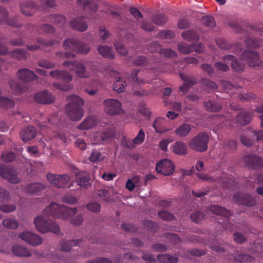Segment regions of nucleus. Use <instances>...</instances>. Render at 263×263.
<instances>
[{"mask_svg": "<svg viewBox=\"0 0 263 263\" xmlns=\"http://www.w3.org/2000/svg\"><path fill=\"white\" fill-rule=\"evenodd\" d=\"M156 62H157V61L154 60H151L150 61L144 56H138L134 60L133 63L136 66L146 65L148 67V68H151L153 69H158V71H165V70H164L159 69L156 63H155Z\"/></svg>", "mask_w": 263, "mask_h": 263, "instance_id": "obj_16", "label": "nucleus"}, {"mask_svg": "<svg viewBox=\"0 0 263 263\" xmlns=\"http://www.w3.org/2000/svg\"><path fill=\"white\" fill-rule=\"evenodd\" d=\"M14 103L12 100L6 97H0V106L8 108L14 106Z\"/></svg>", "mask_w": 263, "mask_h": 263, "instance_id": "obj_53", "label": "nucleus"}, {"mask_svg": "<svg viewBox=\"0 0 263 263\" xmlns=\"http://www.w3.org/2000/svg\"><path fill=\"white\" fill-rule=\"evenodd\" d=\"M221 85L224 90L226 92L230 93V95L232 93H234L235 91L238 89V88L236 87V86L233 85L230 82L227 81H222Z\"/></svg>", "mask_w": 263, "mask_h": 263, "instance_id": "obj_44", "label": "nucleus"}, {"mask_svg": "<svg viewBox=\"0 0 263 263\" xmlns=\"http://www.w3.org/2000/svg\"><path fill=\"white\" fill-rule=\"evenodd\" d=\"M47 179L53 186L57 187L58 181V175L49 173L47 174Z\"/></svg>", "mask_w": 263, "mask_h": 263, "instance_id": "obj_62", "label": "nucleus"}, {"mask_svg": "<svg viewBox=\"0 0 263 263\" xmlns=\"http://www.w3.org/2000/svg\"><path fill=\"white\" fill-rule=\"evenodd\" d=\"M78 6L86 13L93 14L98 9V5L93 0H77Z\"/></svg>", "mask_w": 263, "mask_h": 263, "instance_id": "obj_19", "label": "nucleus"}, {"mask_svg": "<svg viewBox=\"0 0 263 263\" xmlns=\"http://www.w3.org/2000/svg\"><path fill=\"white\" fill-rule=\"evenodd\" d=\"M37 65L39 66L46 69H52L55 67V64L54 62L46 59L40 60Z\"/></svg>", "mask_w": 263, "mask_h": 263, "instance_id": "obj_52", "label": "nucleus"}, {"mask_svg": "<svg viewBox=\"0 0 263 263\" xmlns=\"http://www.w3.org/2000/svg\"><path fill=\"white\" fill-rule=\"evenodd\" d=\"M191 127L188 124H183L179 126L176 130L175 133L180 137H186L191 132Z\"/></svg>", "mask_w": 263, "mask_h": 263, "instance_id": "obj_40", "label": "nucleus"}, {"mask_svg": "<svg viewBox=\"0 0 263 263\" xmlns=\"http://www.w3.org/2000/svg\"><path fill=\"white\" fill-rule=\"evenodd\" d=\"M19 237L26 242L34 246L41 244L43 241L41 237L29 231L20 233Z\"/></svg>", "mask_w": 263, "mask_h": 263, "instance_id": "obj_14", "label": "nucleus"}, {"mask_svg": "<svg viewBox=\"0 0 263 263\" xmlns=\"http://www.w3.org/2000/svg\"><path fill=\"white\" fill-rule=\"evenodd\" d=\"M151 20L156 25L161 26L167 21V17L163 14L159 13L151 16Z\"/></svg>", "mask_w": 263, "mask_h": 263, "instance_id": "obj_41", "label": "nucleus"}, {"mask_svg": "<svg viewBox=\"0 0 263 263\" xmlns=\"http://www.w3.org/2000/svg\"><path fill=\"white\" fill-rule=\"evenodd\" d=\"M77 213V209L76 208H69L52 202L43 211L42 215L34 219V223L36 229L42 233L51 232L58 234L60 232V227L50 219V217L65 220L73 216Z\"/></svg>", "mask_w": 263, "mask_h": 263, "instance_id": "obj_1", "label": "nucleus"}, {"mask_svg": "<svg viewBox=\"0 0 263 263\" xmlns=\"http://www.w3.org/2000/svg\"><path fill=\"white\" fill-rule=\"evenodd\" d=\"M244 163L247 166L252 168H257L259 167H263V158L255 155H247L243 157Z\"/></svg>", "mask_w": 263, "mask_h": 263, "instance_id": "obj_18", "label": "nucleus"}, {"mask_svg": "<svg viewBox=\"0 0 263 263\" xmlns=\"http://www.w3.org/2000/svg\"><path fill=\"white\" fill-rule=\"evenodd\" d=\"M204 104L205 109L210 111H219L222 108L221 104L214 101L210 100L207 102H204Z\"/></svg>", "mask_w": 263, "mask_h": 263, "instance_id": "obj_36", "label": "nucleus"}, {"mask_svg": "<svg viewBox=\"0 0 263 263\" xmlns=\"http://www.w3.org/2000/svg\"><path fill=\"white\" fill-rule=\"evenodd\" d=\"M174 165L169 159H165L159 162L156 167L157 173L164 176L172 175L174 171Z\"/></svg>", "mask_w": 263, "mask_h": 263, "instance_id": "obj_9", "label": "nucleus"}, {"mask_svg": "<svg viewBox=\"0 0 263 263\" xmlns=\"http://www.w3.org/2000/svg\"><path fill=\"white\" fill-rule=\"evenodd\" d=\"M1 158L5 162H10L14 160L15 155L14 153L12 152H5L2 154Z\"/></svg>", "mask_w": 263, "mask_h": 263, "instance_id": "obj_59", "label": "nucleus"}, {"mask_svg": "<svg viewBox=\"0 0 263 263\" xmlns=\"http://www.w3.org/2000/svg\"><path fill=\"white\" fill-rule=\"evenodd\" d=\"M0 176L12 183H18L21 181L17 172L10 165L0 164Z\"/></svg>", "mask_w": 263, "mask_h": 263, "instance_id": "obj_8", "label": "nucleus"}, {"mask_svg": "<svg viewBox=\"0 0 263 263\" xmlns=\"http://www.w3.org/2000/svg\"><path fill=\"white\" fill-rule=\"evenodd\" d=\"M157 259L160 263H177L179 257L176 255L161 254L157 255Z\"/></svg>", "mask_w": 263, "mask_h": 263, "instance_id": "obj_28", "label": "nucleus"}, {"mask_svg": "<svg viewBox=\"0 0 263 263\" xmlns=\"http://www.w3.org/2000/svg\"><path fill=\"white\" fill-rule=\"evenodd\" d=\"M202 24L209 28H213L215 26V22L213 17L211 16H204L201 18Z\"/></svg>", "mask_w": 263, "mask_h": 263, "instance_id": "obj_46", "label": "nucleus"}, {"mask_svg": "<svg viewBox=\"0 0 263 263\" xmlns=\"http://www.w3.org/2000/svg\"><path fill=\"white\" fill-rule=\"evenodd\" d=\"M63 66L68 68L69 70H75L78 77L85 78L87 76L86 73V68L84 65L80 62L65 61L63 63Z\"/></svg>", "mask_w": 263, "mask_h": 263, "instance_id": "obj_10", "label": "nucleus"}, {"mask_svg": "<svg viewBox=\"0 0 263 263\" xmlns=\"http://www.w3.org/2000/svg\"><path fill=\"white\" fill-rule=\"evenodd\" d=\"M46 186L42 183H31L25 187V192L32 194L38 195L45 190Z\"/></svg>", "mask_w": 263, "mask_h": 263, "instance_id": "obj_22", "label": "nucleus"}, {"mask_svg": "<svg viewBox=\"0 0 263 263\" xmlns=\"http://www.w3.org/2000/svg\"><path fill=\"white\" fill-rule=\"evenodd\" d=\"M16 77L24 84L22 85L14 80H11L9 81L10 87L15 95H18L26 91L27 87L26 86V84L31 82L38 78L34 72L27 68H22L18 70L16 73Z\"/></svg>", "mask_w": 263, "mask_h": 263, "instance_id": "obj_2", "label": "nucleus"}, {"mask_svg": "<svg viewBox=\"0 0 263 263\" xmlns=\"http://www.w3.org/2000/svg\"><path fill=\"white\" fill-rule=\"evenodd\" d=\"M97 195L98 197L105 202H109L111 200V194L109 190L107 189H101L98 191Z\"/></svg>", "mask_w": 263, "mask_h": 263, "instance_id": "obj_43", "label": "nucleus"}, {"mask_svg": "<svg viewBox=\"0 0 263 263\" xmlns=\"http://www.w3.org/2000/svg\"><path fill=\"white\" fill-rule=\"evenodd\" d=\"M78 184L81 187H87L90 185V177L88 174L84 172H77L76 174Z\"/></svg>", "mask_w": 263, "mask_h": 263, "instance_id": "obj_25", "label": "nucleus"}, {"mask_svg": "<svg viewBox=\"0 0 263 263\" xmlns=\"http://www.w3.org/2000/svg\"><path fill=\"white\" fill-rule=\"evenodd\" d=\"M126 86V82L123 79L119 78V79L114 82L113 89L117 93H120L124 91V89Z\"/></svg>", "mask_w": 263, "mask_h": 263, "instance_id": "obj_42", "label": "nucleus"}, {"mask_svg": "<svg viewBox=\"0 0 263 263\" xmlns=\"http://www.w3.org/2000/svg\"><path fill=\"white\" fill-rule=\"evenodd\" d=\"M104 159V156L101 152L97 149H93L89 157V160L92 162L96 163L101 161Z\"/></svg>", "mask_w": 263, "mask_h": 263, "instance_id": "obj_45", "label": "nucleus"}, {"mask_svg": "<svg viewBox=\"0 0 263 263\" xmlns=\"http://www.w3.org/2000/svg\"><path fill=\"white\" fill-rule=\"evenodd\" d=\"M70 176L68 175H58V181L57 188H70L72 185L70 184Z\"/></svg>", "mask_w": 263, "mask_h": 263, "instance_id": "obj_33", "label": "nucleus"}, {"mask_svg": "<svg viewBox=\"0 0 263 263\" xmlns=\"http://www.w3.org/2000/svg\"><path fill=\"white\" fill-rule=\"evenodd\" d=\"M158 215L162 220L165 221L173 220L174 217L173 215L166 211L159 212Z\"/></svg>", "mask_w": 263, "mask_h": 263, "instance_id": "obj_64", "label": "nucleus"}, {"mask_svg": "<svg viewBox=\"0 0 263 263\" xmlns=\"http://www.w3.org/2000/svg\"><path fill=\"white\" fill-rule=\"evenodd\" d=\"M182 37L188 41H197L199 39V35L194 30H189L183 31L181 34Z\"/></svg>", "mask_w": 263, "mask_h": 263, "instance_id": "obj_37", "label": "nucleus"}, {"mask_svg": "<svg viewBox=\"0 0 263 263\" xmlns=\"http://www.w3.org/2000/svg\"><path fill=\"white\" fill-rule=\"evenodd\" d=\"M54 30V28L49 24H44L41 25L38 29L37 32L39 33H51L53 32Z\"/></svg>", "mask_w": 263, "mask_h": 263, "instance_id": "obj_55", "label": "nucleus"}, {"mask_svg": "<svg viewBox=\"0 0 263 263\" xmlns=\"http://www.w3.org/2000/svg\"><path fill=\"white\" fill-rule=\"evenodd\" d=\"M252 116V114L250 112L240 111L236 116V122L241 125H246L251 121Z\"/></svg>", "mask_w": 263, "mask_h": 263, "instance_id": "obj_26", "label": "nucleus"}, {"mask_svg": "<svg viewBox=\"0 0 263 263\" xmlns=\"http://www.w3.org/2000/svg\"><path fill=\"white\" fill-rule=\"evenodd\" d=\"M234 259L236 261L239 262L240 263H248L251 261L253 258L248 254H241L235 255Z\"/></svg>", "mask_w": 263, "mask_h": 263, "instance_id": "obj_51", "label": "nucleus"}, {"mask_svg": "<svg viewBox=\"0 0 263 263\" xmlns=\"http://www.w3.org/2000/svg\"><path fill=\"white\" fill-rule=\"evenodd\" d=\"M3 224L4 227L8 229H16L18 226V222L14 219L9 218L3 221Z\"/></svg>", "mask_w": 263, "mask_h": 263, "instance_id": "obj_54", "label": "nucleus"}, {"mask_svg": "<svg viewBox=\"0 0 263 263\" xmlns=\"http://www.w3.org/2000/svg\"><path fill=\"white\" fill-rule=\"evenodd\" d=\"M16 206L14 204H3L0 205V211L4 213H10L14 211Z\"/></svg>", "mask_w": 263, "mask_h": 263, "instance_id": "obj_60", "label": "nucleus"}, {"mask_svg": "<svg viewBox=\"0 0 263 263\" xmlns=\"http://www.w3.org/2000/svg\"><path fill=\"white\" fill-rule=\"evenodd\" d=\"M145 138V134L142 129H140L136 137L132 140V143L135 146L141 145L144 142Z\"/></svg>", "mask_w": 263, "mask_h": 263, "instance_id": "obj_47", "label": "nucleus"}, {"mask_svg": "<svg viewBox=\"0 0 263 263\" xmlns=\"http://www.w3.org/2000/svg\"><path fill=\"white\" fill-rule=\"evenodd\" d=\"M245 44L248 48H257L260 46V40L257 39L247 37L245 40Z\"/></svg>", "mask_w": 263, "mask_h": 263, "instance_id": "obj_49", "label": "nucleus"}, {"mask_svg": "<svg viewBox=\"0 0 263 263\" xmlns=\"http://www.w3.org/2000/svg\"><path fill=\"white\" fill-rule=\"evenodd\" d=\"M231 66L233 70L237 72L243 71L245 68V64L241 61L236 59L232 62Z\"/></svg>", "mask_w": 263, "mask_h": 263, "instance_id": "obj_50", "label": "nucleus"}, {"mask_svg": "<svg viewBox=\"0 0 263 263\" xmlns=\"http://www.w3.org/2000/svg\"><path fill=\"white\" fill-rule=\"evenodd\" d=\"M34 100L40 104H50L54 100V96L48 91H42L35 94Z\"/></svg>", "mask_w": 263, "mask_h": 263, "instance_id": "obj_20", "label": "nucleus"}, {"mask_svg": "<svg viewBox=\"0 0 263 263\" xmlns=\"http://www.w3.org/2000/svg\"><path fill=\"white\" fill-rule=\"evenodd\" d=\"M81 239L72 240L69 241L62 240L61 242L62 251L64 252H69L71 248L74 246H79V243L82 242Z\"/></svg>", "mask_w": 263, "mask_h": 263, "instance_id": "obj_35", "label": "nucleus"}, {"mask_svg": "<svg viewBox=\"0 0 263 263\" xmlns=\"http://www.w3.org/2000/svg\"><path fill=\"white\" fill-rule=\"evenodd\" d=\"M4 23L14 28H20L23 25V24L20 21L19 16H13L9 18L8 16L4 20Z\"/></svg>", "mask_w": 263, "mask_h": 263, "instance_id": "obj_39", "label": "nucleus"}, {"mask_svg": "<svg viewBox=\"0 0 263 263\" xmlns=\"http://www.w3.org/2000/svg\"><path fill=\"white\" fill-rule=\"evenodd\" d=\"M103 103L105 112L110 116H115L124 112L122 108V103L117 99H106Z\"/></svg>", "mask_w": 263, "mask_h": 263, "instance_id": "obj_6", "label": "nucleus"}, {"mask_svg": "<svg viewBox=\"0 0 263 263\" xmlns=\"http://www.w3.org/2000/svg\"><path fill=\"white\" fill-rule=\"evenodd\" d=\"M203 48L202 44L188 45L184 42H181L178 45V50L183 54H189L193 51L200 52L202 51Z\"/></svg>", "mask_w": 263, "mask_h": 263, "instance_id": "obj_17", "label": "nucleus"}, {"mask_svg": "<svg viewBox=\"0 0 263 263\" xmlns=\"http://www.w3.org/2000/svg\"><path fill=\"white\" fill-rule=\"evenodd\" d=\"M216 43L220 48L223 50L232 49V52L236 54L240 53L243 48L242 43H237L235 45H233L230 42L222 39H217Z\"/></svg>", "mask_w": 263, "mask_h": 263, "instance_id": "obj_13", "label": "nucleus"}, {"mask_svg": "<svg viewBox=\"0 0 263 263\" xmlns=\"http://www.w3.org/2000/svg\"><path fill=\"white\" fill-rule=\"evenodd\" d=\"M152 45L157 47V49L156 50H151L152 52L157 51L159 54L163 55L164 57L168 58H173L176 56V52L171 49H162L159 44L154 42L152 43Z\"/></svg>", "mask_w": 263, "mask_h": 263, "instance_id": "obj_30", "label": "nucleus"}, {"mask_svg": "<svg viewBox=\"0 0 263 263\" xmlns=\"http://www.w3.org/2000/svg\"><path fill=\"white\" fill-rule=\"evenodd\" d=\"M12 252L16 256L21 257H29L31 256V253L25 247L16 245L12 248Z\"/></svg>", "mask_w": 263, "mask_h": 263, "instance_id": "obj_29", "label": "nucleus"}, {"mask_svg": "<svg viewBox=\"0 0 263 263\" xmlns=\"http://www.w3.org/2000/svg\"><path fill=\"white\" fill-rule=\"evenodd\" d=\"M96 123L95 118L90 116L86 118L77 128L81 130L89 129L92 128Z\"/></svg>", "mask_w": 263, "mask_h": 263, "instance_id": "obj_34", "label": "nucleus"}, {"mask_svg": "<svg viewBox=\"0 0 263 263\" xmlns=\"http://www.w3.org/2000/svg\"><path fill=\"white\" fill-rule=\"evenodd\" d=\"M9 55L13 58L18 60H26L29 55V53L24 49H15L9 53Z\"/></svg>", "mask_w": 263, "mask_h": 263, "instance_id": "obj_31", "label": "nucleus"}, {"mask_svg": "<svg viewBox=\"0 0 263 263\" xmlns=\"http://www.w3.org/2000/svg\"><path fill=\"white\" fill-rule=\"evenodd\" d=\"M209 137L207 133L201 132L189 142L190 148L196 152L203 153L207 151Z\"/></svg>", "mask_w": 263, "mask_h": 263, "instance_id": "obj_4", "label": "nucleus"}, {"mask_svg": "<svg viewBox=\"0 0 263 263\" xmlns=\"http://www.w3.org/2000/svg\"><path fill=\"white\" fill-rule=\"evenodd\" d=\"M199 82L201 84L206 86L209 90H214L217 88V85L214 82L206 78H202Z\"/></svg>", "mask_w": 263, "mask_h": 263, "instance_id": "obj_48", "label": "nucleus"}, {"mask_svg": "<svg viewBox=\"0 0 263 263\" xmlns=\"http://www.w3.org/2000/svg\"><path fill=\"white\" fill-rule=\"evenodd\" d=\"M241 59L246 60L250 67L263 69V61L260 59L256 51L246 50L242 53Z\"/></svg>", "mask_w": 263, "mask_h": 263, "instance_id": "obj_7", "label": "nucleus"}, {"mask_svg": "<svg viewBox=\"0 0 263 263\" xmlns=\"http://www.w3.org/2000/svg\"><path fill=\"white\" fill-rule=\"evenodd\" d=\"M153 126L155 129L156 132L160 134L164 133L168 131L167 128L161 125L160 119L159 118H157L155 120L153 123Z\"/></svg>", "mask_w": 263, "mask_h": 263, "instance_id": "obj_57", "label": "nucleus"}, {"mask_svg": "<svg viewBox=\"0 0 263 263\" xmlns=\"http://www.w3.org/2000/svg\"><path fill=\"white\" fill-rule=\"evenodd\" d=\"M179 76L181 80L184 81L191 87L195 85L197 82V79L195 78H189L181 73H179Z\"/></svg>", "mask_w": 263, "mask_h": 263, "instance_id": "obj_58", "label": "nucleus"}, {"mask_svg": "<svg viewBox=\"0 0 263 263\" xmlns=\"http://www.w3.org/2000/svg\"><path fill=\"white\" fill-rule=\"evenodd\" d=\"M70 26L73 29L80 31H84L87 28V25L83 17L72 20L70 22Z\"/></svg>", "mask_w": 263, "mask_h": 263, "instance_id": "obj_27", "label": "nucleus"}, {"mask_svg": "<svg viewBox=\"0 0 263 263\" xmlns=\"http://www.w3.org/2000/svg\"><path fill=\"white\" fill-rule=\"evenodd\" d=\"M36 135L35 128L32 126H27L24 127L20 133L23 141H28L34 138Z\"/></svg>", "mask_w": 263, "mask_h": 263, "instance_id": "obj_24", "label": "nucleus"}, {"mask_svg": "<svg viewBox=\"0 0 263 263\" xmlns=\"http://www.w3.org/2000/svg\"><path fill=\"white\" fill-rule=\"evenodd\" d=\"M10 198L9 192L6 189L0 187V202H8Z\"/></svg>", "mask_w": 263, "mask_h": 263, "instance_id": "obj_56", "label": "nucleus"}, {"mask_svg": "<svg viewBox=\"0 0 263 263\" xmlns=\"http://www.w3.org/2000/svg\"><path fill=\"white\" fill-rule=\"evenodd\" d=\"M36 41L40 46L36 45H27L26 46L27 49L30 51H36L40 49L45 50V48L47 47H51L59 44L60 43V41L57 40H50L47 41L41 39H37Z\"/></svg>", "mask_w": 263, "mask_h": 263, "instance_id": "obj_12", "label": "nucleus"}, {"mask_svg": "<svg viewBox=\"0 0 263 263\" xmlns=\"http://www.w3.org/2000/svg\"><path fill=\"white\" fill-rule=\"evenodd\" d=\"M208 209L209 211L216 215L223 216L226 218V221L228 220V218L231 215L230 211L218 205H211L208 208Z\"/></svg>", "mask_w": 263, "mask_h": 263, "instance_id": "obj_23", "label": "nucleus"}, {"mask_svg": "<svg viewBox=\"0 0 263 263\" xmlns=\"http://www.w3.org/2000/svg\"><path fill=\"white\" fill-rule=\"evenodd\" d=\"M234 201L238 204H242L249 207L256 205V199L247 194L243 193H237L233 197Z\"/></svg>", "mask_w": 263, "mask_h": 263, "instance_id": "obj_11", "label": "nucleus"}, {"mask_svg": "<svg viewBox=\"0 0 263 263\" xmlns=\"http://www.w3.org/2000/svg\"><path fill=\"white\" fill-rule=\"evenodd\" d=\"M98 50L99 53L103 57L109 59H114L115 57L114 53L112 49L106 46H99L98 47Z\"/></svg>", "mask_w": 263, "mask_h": 263, "instance_id": "obj_38", "label": "nucleus"}, {"mask_svg": "<svg viewBox=\"0 0 263 263\" xmlns=\"http://www.w3.org/2000/svg\"><path fill=\"white\" fill-rule=\"evenodd\" d=\"M190 218L194 222L199 223L204 218V215L201 212H196L191 215Z\"/></svg>", "mask_w": 263, "mask_h": 263, "instance_id": "obj_61", "label": "nucleus"}, {"mask_svg": "<svg viewBox=\"0 0 263 263\" xmlns=\"http://www.w3.org/2000/svg\"><path fill=\"white\" fill-rule=\"evenodd\" d=\"M20 8L22 13L26 16H32L39 9L37 4L32 1H29L20 4Z\"/></svg>", "mask_w": 263, "mask_h": 263, "instance_id": "obj_15", "label": "nucleus"}, {"mask_svg": "<svg viewBox=\"0 0 263 263\" xmlns=\"http://www.w3.org/2000/svg\"><path fill=\"white\" fill-rule=\"evenodd\" d=\"M50 21L51 23L61 24L65 22V17L61 15L60 14H54L51 15L50 16Z\"/></svg>", "mask_w": 263, "mask_h": 263, "instance_id": "obj_63", "label": "nucleus"}, {"mask_svg": "<svg viewBox=\"0 0 263 263\" xmlns=\"http://www.w3.org/2000/svg\"><path fill=\"white\" fill-rule=\"evenodd\" d=\"M173 151L178 155L183 156L187 152V148L186 144L182 141L175 142L173 146Z\"/></svg>", "mask_w": 263, "mask_h": 263, "instance_id": "obj_32", "label": "nucleus"}, {"mask_svg": "<svg viewBox=\"0 0 263 263\" xmlns=\"http://www.w3.org/2000/svg\"><path fill=\"white\" fill-rule=\"evenodd\" d=\"M83 100L78 96H72L71 101L65 107L66 112L69 118L73 121H78L84 114L82 106Z\"/></svg>", "mask_w": 263, "mask_h": 263, "instance_id": "obj_3", "label": "nucleus"}, {"mask_svg": "<svg viewBox=\"0 0 263 263\" xmlns=\"http://www.w3.org/2000/svg\"><path fill=\"white\" fill-rule=\"evenodd\" d=\"M111 136L108 132H96L90 136V141L93 145L101 144L106 142Z\"/></svg>", "mask_w": 263, "mask_h": 263, "instance_id": "obj_21", "label": "nucleus"}, {"mask_svg": "<svg viewBox=\"0 0 263 263\" xmlns=\"http://www.w3.org/2000/svg\"><path fill=\"white\" fill-rule=\"evenodd\" d=\"M65 49L69 50L76 53L87 54L89 51V47L87 45L76 39H68L63 43Z\"/></svg>", "mask_w": 263, "mask_h": 263, "instance_id": "obj_5", "label": "nucleus"}]
</instances>
